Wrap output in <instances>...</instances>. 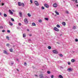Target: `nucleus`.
I'll return each instance as SVG.
<instances>
[{
  "instance_id": "obj_1",
  "label": "nucleus",
  "mask_w": 78,
  "mask_h": 78,
  "mask_svg": "<svg viewBox=\"0 0 78 78\" xmlns=\"http://www.w3.org/2000/svg\"><path fill=\"white\" fill-rule=\"evenodd\" d=\"M54 30H55V31H59V29H58V28H57L56 27H55L54 28Z\"/></svg>"
},
{
  "instance_id": "obj_2",
  "label": "nucleus",
  "mask_w": 78,
  "mask_h": 78,
  "mask_svg": "<svg viewBox=\"0 0 78 78\" xmlns=\"http://www.w3.org/2000/svg\"><path fill=\"white\" fill-rule=\"evenodd\" d=\"M52 51L53 53H55V54H57L58 53V51L55 50H53Z\"/></svg>"
},
{
  "instance_id": "obj_3",
  "label": "nucleus",
  "mask_w": 78,
  "mask_h": 78,
  "mask_svg": "<svg viewBox=\"0 0 78 78\" xmlns=\"http://www.w3.org/2000/svg\"><path fill=\"white\" fill-rule=\"evenodd\" d=\"M53 6L54 8H57V6H58V5L56 3H54L53 4Z\"/></svg>"
},
{
  "instance_id": "obj_4",
  "label": "nucleus",
  "mask_w": 78,
  "mask_h": 78,
  "mask_svg": "<svg viewBox=\"0 0 78 78\" xmlns=\"http://www.w3.org/2000/svg\"><path fill=\"white\" fill-rule=\"evenodd\" d=\"M34 3L36 6H39V3H38L37 1H35L34 2Z\"/></svg>"
},
{
  "instance_id": "obj_5",
  "label": "nucleus",
  "mask_w": 78,
  "mask_h": 78,
  "mask_svg": "<svg viewBox=\"0 0 78 78\" xmlns=\"http://www.w3.org/2000/svg\"><path fill=\"white\" fill-rule=\"evenodd\" d=\"M45 7L46 8H49V5H47V4H45L44 5Z\"/></svg>"
},
{
  "instance_id": "obj_6",
  "label": "nucleus",
  "mask_w": 78,
  "mask_h": 78,
  "mask_svg": "<svg viewBox=\"0 0 78 78\" xmlns=\"http://www.w3.org/2000/svg\"><path fill=\"white\" fill-rule=\"evenodd\" d=\"M68 70L69 72H72L73 70V69L71 68H69L68 69Z\"/></svg>"
},
{
  "instance_id": "obj_7",
  "label": "nucleus",
  "mask_w": 78,
  "mask_h": 78,
  "mask_svg": "<svg viewBox=\"0 0 78 78\" xmlns=\"http://www.w3.org/2000/svg\"><path fill=\"white\" fill-rule=\"evenodd\" d=\"M40 78H44V76H43V74H40L39 75Z\"/></svg>"
},
{
  "instance_id": "obj_8",
  "label": "nucleus",
  "mask_w": 78,
  "mask_h": 78,
  "mask_svg": "<svg viewBox=\"0 0 78 78\" xmlns=\"http://www.w3.org/2000/svg\"><path fill=\"white\" fill-rule=\"evenodd\" d=\"M24 22L25 23H28V20L27 19H25L24 20Z\"/></svg>"
},
{
  "instance_id": "obj_9",
  "label": "nucleus",
  "mask_w": 78,
  "mask_h": 78,
  "mask_svg": "<svg viewBox=\"0 0 78 78\" xmlns=\"http://www.w3.org/2000/svg\"><path fill=\"white\" fill-rule=\"evenodd\" d=\"M9 12L10 14H13V12H12V11H11V10H9Z\"/></svg>"
},
{
  "instance_id": "obj_10",
  "label": "nucleus",
  "mask_w": 78,
  "mask_h": 78,
  "mask_svg": "<svg viewBox=\"0 0 78 78\" xmlns=\"http://www.w3.org/2000/svg\"><path fill=\"white\" fill-rule=\"evenodd\" d=\"M19 14L20 17H22V12H19Z\"/></svg>"
},
{
  "instance_id": "obj_11",
  "label": "nucleus",
  "mask_w": 78,
  "mask_h": 78,
  "mask_svg": "<svg viewBox=\"0 0 78 78\" xmlns=\"http://www.w3.org/2000/svg\"><path fill=\"white\" fill-rule=\"evenodd\" d=\"M18 5L19 6H22V4H21V3L20 2H18Z\"/></svg>"
},
{
  "instance_id": "obj_12",
  "label": "nucleus",
  "mask_w": 78,
  "mask_h": 78,
  "mask_svg": "<svg viewBox=\"0 0 78 78\" xmlns=\"http://www.w3.org/2000/svg\"><path fill=\"white\" fill-rule=\"evenodd\" d=\"M58 78H63V76H62V75H59L58 76Z\"/></svg>"
},
{
  "instance_id": "obj_13",
  "label": "nucleus",
  "mask_w": 78,
  "mask_h": 78,
  "mask_svg": "<svg viewBox=\"0 0 78 78\" xmlns=\"http://www.w3.org/2000/svg\"><path fill=\"white\" fill-rule=\"evenodd\" d=\"M62 24L63 26H66V23L65 22H63L62 23Z\"/></svg>"
},
{
  "instance_id": "obj_14",
  "label": "nucleus",
  "mask_w": 78,
  "mask_h": 78,
  "mask_svg": "<svg viewBox=\"0 0 78 78\" xmlns=\"http://www.w3.org/2000/svg\"><path fill=\"white\" fill-rule=\"evenodd\" d=\"M26 37V35L25 34H23V37Z\"/></svg>"
},
{
  "instance_id": "obj_15",
  "label": "nucleus",
  "mask_w": 78,
  "mask_h": 78,
  "mask_svg": "<svg viewBox=\"0 0 78 78\" xmlns=\"http://www.w3.org/2000/svg\"><path fill=\"white\" fill-rule=\"evenodd\" d=\"M48 49H49V50H50V49H51V46H48Z\"/></svg>"
},
{
  "instance_id": "obj_16",
  "label": "nucleus",
  "mask_w": 78,
  "mask_h": 78,
  "mask_svg": "<svg viewBox=\"0 0 78 78\" xmlns=\"http://www.w3.org/2000/svg\"><path fill=\"white\" fill-rule=\"evenodd\" d=\"M55 13L57 15H59V12H57V11H55Z\"/></svg>"
},
{
  "instance_id": "obj_17",
  "label": "nucleus",
  "mask_w": 78,
  "mask_h": 78,
  "mask_svg": "<svg viewBox=\"0 0 78 78\" xmlns=\"http://www.w3.org/2000/svg\"><path fill=\"white\" fill-rule=\"evenodd\" d=\"M75 62V59H73L71 60V62Z\"/></svg>"
},
{
  "instance_id": "obj_18",
  "label": "nucleus",
  "mask_w": 78,
  "mask_h": 78,
  "mask_svg": "<svg viewBox=\"0 0 78 78\" xmlns=\"http://www.w3.org/2000/svg\"><path fill=\"white\" fill-rule=\"evenodd\" d=\"M33 26H36V24L34 23H33L32 24Z\"/></svg>"
},
{
  "instance_id": "obj_19",
  "label": "nucleus",
  "mask_w": 78,
  "mask_h": 78,
  "mask_svg": "<svg viewBox=\"0 0 78 78\" xmlns=\"http://www.w3.org/2000/svg\"><path fill=\"white\" fill-rule=\"evenodd\" d=\"M4 53H5V54H7V52H6V51L4 50Z\"/></svg>"
},
{
  "instance_id": "obj_20",
  "label": "nucleus",
  "mask_w": 78,
  "mask_h": 78,
  "mask_svg": "<svg viewBox=\"0 0 78 78\" xmlns=\"http://www.w3.org/2000/svg\"><path fill=\"white\" fill-rule=\"evenodd\" d=\"M21 6H23V7H24L25 6V4H24V3H22L21 4Z\"/></svg>"
},
{
  "instance_id": "obj_21",
  "label": "nucleus",
  "mask_w": 78,
  "mask_h": 78,
  "mask_svg": "<svg viewBox=\"0 0 78 78\" xmlns=\"http://www.w3.org/2000/svg\"><path fill=\"white\" fill-rule=\"evenodd\" d=\"M10 51L11 52H12V48H11L9 49Z\"/></svg>"
},
{
  "instance_id": "obj_22",
  "label": "nucleus",
  "mask_w": 78,
  "mask_h": 78,
  "mask_svg": "<svg viewBox=\"0 0 78 78\" xmlns=\"http://www.w3.org/2000/svg\"><path fill=\"white\" fill-rule=\"evenodd\" d=\"M6 39H8V40H9V37L6 36Z\"/></svg>"
},
{
  "instance_id": "obj_23",
  "label": "nucleus",
  "mask_w": 78,
  "mask_h": 78,
  "mask_svg": "<svg viewBox=\"0 0 78 78\" xmlns=\"http://www.w3.org/2000/svg\"><path fill=\"white\" fill-rule=\"evenodd\" d=\"M57 27H58V28H60V26L58 24H57L56 26Z\"/></svg>"
},
{
  "instance_id": "obj_24",
  "label": "nucleus",
  "mask_w": 78,
  "mask_h": 78,
  "mask_svg": "<svg viewBox=\"0 0 78 78\" xmlns=\"http://www.w3.org/2000/svg\"><path fill=\"white\" fill-rule=\"evenodd\" d=\"M4 17H7V15H6V14L4 13Z\"/></svg>"
},
{
  "instance_id": "obj_25",
  "label": "nucleus",
  "mask_w": 78,
  "mask_h": 78,
  "mask_svg": "<svg viewBox=\"0 0 78 78\" xmlns=\"http://www.w3.org/2000/svg\"><path fill=\"white\" fill-rule=\"evenodd\" d=\"M27 15L28 17H31V15L30 14L28 13Z\"/></svg>"
},
{
  "instance_id": "obj_26",
  "label": "nucleus",
  "mask_w": 78,
  "mask_h": 78,
  "mask_svg": "<svg viewBox=\"0 0 78 78\" xmlns=\"http://www.w3.org/2000/svg\"><path fill=\"white\" fill-rule=\"evenodd\" d=\"M12 23H9V25L10 26H12Z\"/></svg>"
},
{
  "instance_id": "obj_27",
  "label": "nucleus",
  "mask_w": 78,
  "mask_h": 78,
  "mask_svg": "<svg viewBox=\"0 0 78 78\" xmlns=\"http://www.w3.org/2000/svg\"><path fill=\"white\" fill-rule=\"evenodd\" d=\"M45 20H48V18H44Z\"/></svg>"
},
{
  "instance_id": "obj_28",
  "label": "nucleus",
  "mask_w": 78,
  "mask_h": 78,
  "mask_svg": "<svg viewBox=\"0 0 78 78\" xmlns=\"http://www.w3.org/2000/svg\"><path fill=\"white\" fill-rule=\"evenodd\" d=\"M59 56H60V57H62V56H63V55H62V54L59 55Z\"/></svg>"
},
{
  "instance_id": "obj_29",
  "label": "nucleus",
  "mask_w": 78,
  "mask_h": 78,
  "mask_svg": "<svg viewBox=\"0 0 78 78\" xmlns=\"http://www.w3.org/2000/svg\"><path fill=\"white\" fill-rule=\"evenodd\" d=\"M0 28L1 29H3V27L2 26H1L0 27Z\"/></svg>"
},
{
  "instance_id": "obj_30",
  "label": "nucleus",
  "mask_w": 78,
  "mask_h": 78,
  "mask_svg": "<svg viewBox=\"0 0 78 78\" xmlns=\"http://www.w3.org/2000/svg\"><path fill=\"white\" fill-rule=\"evenodd\" d=\"M72 1H73V0H72ZM77 0H76L75 1V2L76 3H78V2H77Z\"/></svg>"
},
{
  "instance_id": "obj_31",
  "label": "nucleus",
  "mask_w": 78,
  "mask_h": 78,
  "mask_svg": "<svg viewBox=\"0 0 78 78\" xmlns=\"http://www.w3.org/2000/svg\"><path fill=\"white\" fill-rule=\"evenodd\" d=\"M11 20H12V22H14V19L13 18H11Z\"/></svg>"
},
{
  "instance_id": "obj_32",
  "label": "nucleus",
  "mask_w": 78,
  "mask_h": 78,
  "mask_svg": "<svg viewBox=\"0 0 78 78\" xmlns=\"http://www.w3.org/2000/svg\"><path fill=\"white\" fill-rule=\"evenodd\" d=\"M41 9H45V8H44V6H42L41 7Z\"/></svg>"
},
{
  "instance_id": "obj_33",
  "label": "nucleus",
  "mask_w": 78,
  "mask_h": 78,
  "mask_svg": "<svg viewBox=\"0 0 78 78\" xmlns=\"http://www.w3.org/2000/svg\"><path fill=\"white\" fill-rule=\"evenodd\" d=\"M73 29L75 30V29H76V27H75V26H73Z\"/></svg>"
},
{
  "instance_id": "obj_34",
  "label": "nucleus",
  "mask_w": 78,
  "mask_h": 78,
  "mask_svg": "<svg viewBox=\"0 0 78 78\" xmlns=\"http://www.w3.org/2000/svg\"><path fill=\"white\" fill-rule=\"evenodd\" d=\"M76 42H78V40L77 39H76L75 40Z\"/></svg>"
},
{
  "instance_id": "obj_35",
  "label": "nucleus",
  "mask_w": 78,
  "mask_h": 78,
  "mask_svg": "<svg viewBox=\"0 0 78 78\" xmlns=\"http://www.w3.org/2000/svg\"><path fill=\"white\" fill-rule=\"evenodd\" d=\"M39 22L41 23V22H42V20H39Z\"/></svg>"
},
{
  "instance_id": "obj_36",
  "label": "nucleus",
  "mask_w": 78,
  "mask_h": 78,
  "mask_svg": "<svg viewBox=\"0 0 78 78\" xmlns=\"http://www.w3.org/2000/svg\"><path fill=\"white\" fill-rule=\"evenodd\" d=\"M9 44H7L6 46H7V47H9Z\"/></svg>"
},
{
  "instance_id": "obj_37",
  "label": "nucleus",
  "mask_w": 78,
  "mask_h": 78,
  "mask_svg": "<svg viewBox=\"0 0 78 78\" xmlns=\"http://www.w3.org/2000/svg\"><path fill=\"white\" fill-rule=\"evenodd\" d=\"M5 30H3L2 31V33H5Z\"/></svg>"
},
{
  "instance_id": "obj_38",
  "label": "nucleus",
  "mask_w": 78,
  "mask_h": 78,
  "mask_svg": "<svg viewBox=\"0 0 78 78\" xmlns=\"http://www.w3.org/2000/svg\"><path fill=\"white\" fill-rule=\"evenodd\" d=\"M66 13L67 14H69V11H66Z\"/></svg>"
},
{
  "instance_id": "obj_39",
  "label": "nucleus",
  "mask_w": 78,
  "mask_h": 78,
  "mask_svg": "<svg viewBox=\"0 0 78 78\" xmlns=\"http://www.w3.org/2000/svg\"><path fill=\"white\" fill-rule=\"evenodd\" d=\"M24 65L26 66H27V63L25 62L24 63Z\"/></svg>"
},
{
  "instance_id": "obj_40",
  "label": "nucleus",
  "mask_w": 78,
  "mask_h": 78,
  "mask_svg": "<svg viewBox=\"0 0 78 78\" xmlns=\"http://www.w3.org/2000/svg\"><path fill=\"white\" fill-rule=\"evenodd\" d=\"M47 73H48L49 74L50 73V71H48Z\"/></svg>"
},
{
  "instance_id": "obj_41",
  "label": "nucleus",
  "mask_w": 78,
  "mask_h": 78,
  "mask_svg": "<svg viewBox=\"0 0 78 78\" xmlns=\"http://www.w3.org/2000/svg\"><path fill=\"white\" fill-rule=\"evenodd\" d=\"M30 1L31 3H33V1H32V0H30Z\"/></svg>"
},
{
  "instance_id": "obj_42",
  "label": "nucleus",
  "mask_w": 78,
  "mask_h": 78,
  "mask_svg": "<svg viewBox=\"0 0 78 78\" xmlns=\"http://www.w3.org/2000/svg\"><path fill=\"white\" fill-rule=\"evenodd\" d=\"M51 78H54V76L52 75L51 76Z\"/></svg>"
},
{
  "instance_id": "obj_43",
  "label": "nucleus",
  "mask_w": 78,
  "mask_h": 78,
  "mask_svg": "<svg viewBox=\"0 0 78 78\" xmlns=\"http://www.w3.org/2000/svg\"><path fill=\"white\" fill-rule=\"evenodd\" d=\"M7 32L8 33H10V30H7Z\"/></svg>"
},
{
  "instance_id": "obj_44",
  "label": "nucleus",
  "mask_w": 78,
  "mask_h": 78,
  "mask_svg": "<svg viewBox=\"0 0 78 78\" xmlns=\"http://www.w3.org/2000/svg\"><path fill=\"white\" fill-rule=\"evenodd\" d=\"M68 63L69 65H70V62H68Z\"/></svg>"
},
{
  "instance_id": "obj_45",
  "label": "nucleus",
  "mask_w": 78,
  "mask_h": 78,
  "mask_svg": "<svg viewBox=\"0 0 78 78\" xmlns=\"http://www.w3.org/2000/svg\"><path fill=\"white\" fill-rule=\"evenodd\" d=\"M21 23H19V25H20V26H21Z\"/></svg>"
},
{
  "instance_id": "obj_46",
  "label": "nucleus",
  "mask_w": 78,
  "mask_h": 78,
  "mask_svg": "<svg viewBox=\"0 0 78 78\" xmlns=\"http://www.w3.org/2000/svg\"><path fill=\"white\" fill-rule=\"evenodd\" d=\"M4 5V3H2V6H3Z\"/></svg>"
},
{
  "instance_id": "obj_47",
  "label": "nucleus",
  "mask_w": 78,
  "mask_h": 78,
  "mask_svg": "<svg viewBox=\"0 0 78 78\" xmlns=\"http://www.w3.org/2000/svg\"><path fill=\"white\" fill-rule=\"evenodd\" d=\"M27 31H30V30H29V29H28L27 30Z\"/></svg>"
},
{
  "instance_id": "obj_48",
  "label": "nucleus",
  "mask_w": 78,
  "mask_h": 78,
  "mask_svg": "<svg viewBox=\"0 0 78 78\" xmlns=\"http://www.w3.org/2000/svg\"><path fill=\"white\" fill-rule=\"evenodd\" d=\"M32 36V35H31V34H29V36Z\"/></svg>"
},
{
  "instance_id": "obj_49",
  "label": "nucleus",
  "mask_w": 78,
  "mask_h": 78,
  "mask_svg": "<svg viewBox=\"0 0 78 78\" xmlns=\"http://www.w3.org/2000/svg\"><path fill=\"white\" fill-rule=\"evenodd\" d=\"M16 70L17 71H18V72H19V69H17Z\"/></svg>"
},
{
  "instance_id": "obj_50",
  "label": "nucleus",
  "mask_w": 78,
  "mask_h": 78,
  "mask_svg": "<svg viewBox=\"0 0 78 78\" xmlns=\"http://www.w3.org/2000/svg\"><path fill=\"white\" fill-rule=\"evenodd\" d=\"M17 61H19V59L17 58Z\"/></svg>"
},
{
  "instance_id": "obj_51",
  "label": "nucleus",
  "mask_w": 78,
  "mask_h": 78,
  "mask_svg": "<svg viewBox=\"0 0 78 78\" xmlns=\"http://www.w3.org/2000/svg\"><path fill=\"white\" fill-rule=\"evenodd\" d=\"M76 6H77V7H78V4H77V5H76Z\"/></svg>"
},
{
  "instance_id": "obj_52",
  "label": "nucleus",
  "mask_w": 78,
  "mask_h": 78,
  "mask_svg": "<svg viewBox=\"0 0 78 78\" xmlns=\"http://www.w3.org/2000/svg\"><path fill=\"white\" fill-rule=\"evenodd\" d=\"M35 76H37V75H35Z\"/></svg>"
},
{
  "instance_id": "obj_53",
  "label": "nucleus",
  "mask_w": 78,
  "mask_h": 78,
  "mask_svg": "<svg viewBox=\"0 0 78 78\" xmlns=\"http://www.w3.org/2000/svg\"><path fill=\"white\" fill-rule=\"evenodd\" d=\"M2 13H1V12H0V16H1V15Z\"/></svg>"
},
{
  "instance_id": "obj_54",
  "label": "nucleus",
  "mask_w": 78,
  "mask_h": 78,
  "mask_svg": "<svg viewBox=\"0 0 78 78\" xmlns=\"http://www.w3.org/2000/svg\"><path fill=\"white\" fill-rule=\"evenodd\" d=\"M13 64V63H12L11 65H12Z\"/></svg>"
},
{
  "instance_id": "obj_55",
  "label": "nucleus",
  "mask_w": 78,
  "mask_h": 78,
  "mask_svg": "<svg viewBox=\"0 0 78 78\" xmlns=\"http://www.w3.org/2000/svg\"><path fill=\"white\" fill-rule=\"evenodd\" d=\"M29 41H31V40L30 39H29Z\"/></svg>"
},
{
  "instance_id": "obj_56",
  "label": "nucleus",
  "mask_w": 78,
  "mask_h": 78,
  "mask_svg": "<svg viewBox=\"0 0 78 78\" xmlns=\"http://www.w3.org/2000/svg\"><path fill=\"white\" fill-rule=\"evenodd\" d=\"M57 44L58 43V42H57Z\"/></svg>"
},
{
  "instance_id": "obj_57",
  "label": "nucleus",
  "mask_w": 78,
  "mask_h": 78,
  "mask_svg": "<svg viewBox=\"0 0 78 78\" xmlns=\"http://www.w3.org/2000/svg\"><path fill=\"white\" fill-rule=\"evenodd\" d=\"M1 2V1L0 0V2Z\"/></svg>"
},
{
  "instance_id": "obj_58",
  "label": "nucleus",
  "mask_w": 78,
  "mask_h": 78,
  "mask_svg": "<svg viewBox=\"0 0 78 78\" xmlns=\"http://www.w3.org/2000/svg\"><path fill=\"white\" fill-rule=\"evenodd\" d=\"M60 36H61V35H60Z\"/></svg>"
}]
</instances>
